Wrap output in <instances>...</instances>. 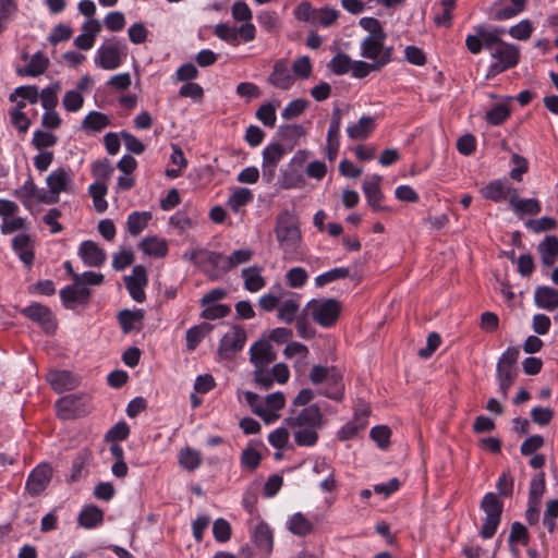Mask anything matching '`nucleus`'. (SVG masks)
I'll return each instance as SVG.
<instances>
[{"instance_id": "10", "label": "nucleus", "mask_w": 558, "mask_h": 558, "mask_svg": "<svg viewBox=\"0 0 558 558\" xmlns=\"http://www.w3.org/2000/svg\"><path fill=\"white\" fill-rule=\"evenodd\" d=\"M286 423L291 427H314L322 428L324 425V416L317 404L304 408L298 415L289 416Z\"/></svg>"}, {"instance_id": "17", "label": "nucleus", "mask_w": 558, "mask_h": 558, "mask_svg": "<svg viewBox=\"0 0 558 558\" xmlns=\"http://www.w3.org/2000/svg\"><path fill=\"white\" fill-rule=\"evenodd\" d=\"M22 314L38 323L47 332H51L56 329V320L51 311L39 303L31 304L29 306L22 310Z\"/></svg>"}, {"instance_id": "14", "label": "nucleus", "mask_w": 558, "mask_h": 558, "mask_svg": "<svg viewBox=\"0 0 558 558\" xmlns=\"http://www.w3.org/2000/svg\"><path fill=\"white\" fill-rule=\"evenodd\" d=\"M52 476V469L49 464L43 463L36 466L28 475L26 489L31 496L40 495L49 485Z\"/></svg>"}, {"instance_id": "18", "label": "nucleus", "mask_w": 558, "mask_h": 558, "mask_svg": "<svg viewBox=\"0 0 558 558\" xmlns=\"http://www.w3.org/2000/svg\"><path fill=\"white\" fill-rule=\"evenodd\" d=\"M519 348H508L502 353L497 363V379H515L517 377V362L519 359Z\"/></svg>"}, {"instance_id": "25", "label": "nucleus", "mask_w": 558, "mask_h": 558, "mask_svg": "<svg viewBox=\"0 0 558 558\" xmlns=\"http://www.w3.org/2000/svg\"><path fill=\"white\" fill-rule=\"evenodd\" d=\"M510 206L513 211L520 216L522 215H537L541 211V204L535 198L522 199L518 196V191H513L509 199Z\"/></svg>"}, {"instance_id": "52", "label": "nucleus", "mask_w": 558, "mask_h": 558, "mask_svg": "<svg viewBox=\"0 0 558 558\" xmlns=\"http://www.w3.org/2000/svg\"><path fill=\"white\" fill-rule=\"evenodd\" d=\"M16 97H21L31 104H36L39 99V92L33 85L20 86L9 96V100L12 102L16 101Z\"/></svg>"}, {"instance_id": "43", "label": "nucleus", "mask_w": 558, "mask_h": 558, "mask_svg": "<svg viewBox=\"0 0 558 558\" xmlns=\"http://www.w3.org/2000/svg\"><path fill=\"white\" fill-rule=\"evenodd\" d=\"M300 305L293 300H286L278 305V318L286 324H291L294 319H296V314L299 312Z\"/></svg>"}, {"instance_id": "44", "label": "nucleus", "mask_w": 558, "mask_h": 558, "mask_svg": "<svg viewBox=\"0 0 558 558\" xmlns=\"http://www.w3.org/2000/svg\"><path fill=\"white\" fill-rule=\"evenodd\" d=\"M144 318L143 310L132 312L130 310H123L119 313L118 319L121 325L123 332L128 333L134 329V323L141 322Z\"/></svg>"}, {"instance_id": "5", "label": "nucleus", "mask_w": 558, "mask_h": 558, "mask_svg": "<svg viewBox=\"0 0 558 558\" xmlns=\"http://www.w3.org/2000/svg\"><path fill=\"white\" fill-rule=\"evenodd\" d=\"M481 509L485 512L486 517L481 527L480 535L485 538H492L501 520L502 502L494 493H487L481 502Z\"/></svg>"}, {"instance_id": "45", "label": "nucleus", "mask_w": 558, "mask_h": 558, "mask_svg": "<svg viewBox=\"0 0 558 558\" xmlns=\"http://www.w3.org/2000/svg\"><path fill=\"white\" fill-rule=\"evenodd\" d=\"M93 453L88 448L82 449L75 460L73 461L72 472L70 476L71 482H75L81 477L82 470L89 464Z\"/></svg>"}, {"instance_id": "1", "label": "nucleus", "mask_w": 558, "mask_h": 558, "mask_svg": "<svg viewBox=\"0 0 558 558\" xmlns=\"http://www.w3.org/2000/svg\"><path fill=\"white\" fill-rule=\"evenodd\" d=\"M275 232L284 257L294 256L301 242L298 218L290 211H283L277 218Z\"/></svg>"}, {"instance_id": "12", "label": "nucleus", "mask_w": 558, "mask_h": 558, "mask_svg": "<svg viewBox=\"0 0 558 558\" xmlns=\"http://www.w3.org/2000/svg\"><path fill=\"white\" fill-rule=\"evenodd\" d=\"M124 281L132 299L138 303L144 302L146 299L144 288L148 282L146 268L143 265L135 266L132 275L124 277Z\"/></svg>"}, {"instance_id": "21", "label": "nucleus", "mask_w": 558, "mask_h": 558, "mask_svg": "<svg viewBox=\"0 0 558 558\" xmlns=\"http://www.w3.org/2000/svg\"><path fill=\"white\" fill-rule=\"evenodd\" d=\"M47 380L57 392L72 390L78 385L77 378L68 371H50Z\"/></svg>"}, {"instance_id": "13", "label": "nucleus", "mask_w": 558, "mask_h": 558, "mask_svg": "<svg viewBox=\"0 0 558 558\" xmlns=\"http://www.w3.org/2000/svg\"><path fill=\"white\" fill-rule=\"evenodd\" d=\"M286 150L279 143L267 145L263 151V178L270 183L276 174V168L284 156Z\"/></svg>"}, {"instance_id": "38", "label": "nucleus", "mask_w": 558, "mask_h": 558, "mask_svg": "<svg viewBox=\"0 0 558 558\" xmlns=\"http://www.w3.org/2000/svg\"><path fill=\"white\" fill-rule=\"evenodd\" d=\"M151 219L149 211H134L128 217V231L131 235H138L148 225Z\"/></svg>"}, {"instance_id": "7", "label": "nucleus", "mask_w": 558, "mask_h": 558, "mask_svg": "<svg viewBox=\"0 0 558 558\" xmlns=\"http://www.w3.org/2000/svg\"><path fill=\"white\" fill-rule=\"evenodd\" d=\"M126 56V46L119 40H108L100 46L95 56V64L104 70H114Z\"/></svg>"}, {"instance_id": "62", "label": "nucleus", "mask_w": 558, "mask_h": 558, "mask_svg": "<svg viewBox=\"0 0 558 558\" xmlns=\"http://www.w3.org/2000/svg\"><path fill=\"white\" fill-rule=\"evenodd\" d=\"M371 438L378 445L379 448L385 449L389 445L391 430L388 426L378 425L371 429Z\"/></svg>"}, {"instance_id": "57", "label": "nucleus", "mask_w": 558, "mask_h": 558, "mask_svg": "<svg viewBox=\"0 0 558 558\" xmlns=\"http://www.w3.org/2000/svg\"><path fill=\"white\" fill-rule=\"evenodd\" d=\"M338 16L339 12L337 10L323 8L320 10H316V14L314 15V23L324 27H329L336 23Z\"/></svg>"}, {"instance_id": "23", "label": "nucleus", "mask_w": 558, "mask_h": 558, "mask_svg": "<svg viewBox=\"0 0 558 558\" xmlns=\"http://www.w3.org/2000/svg\"><path fill=\"white\" fill-rule=\"evenodd\" d=\"M375 129V120L373 117L364 116L356 123L347 128L348 136L353 141L366 140Z\"/></svg>"}, {"instance_id": "11", "label": "nucleus", "mask_w": 558, "mask_h": 558, "mask_svg": "<svg viewBox=\"0 0 558 558\" xmlns=\"http://www.w3.org/2000/svg\"><path fill=\"white\" fill-rule=\"evenodd\" d=\"M73 172L69 168H58L53 170L46 179L47 186L51 193L50 197L59 199L61 192H73L72 187Z\"/></svg>"}, {"instance_id": "31", "label": "nucleus", "mask_w": 558, "mask_h": 558, "mask_svg": "<svg viewBox=\"0 0 558 558\" xmlns=\"http://www.w3.org/2000/svg\"><path fill=\"white\" fill-rule=\"evenodd\" d=\"M84 34L78 35L74 45L82 50H88L94 46L96 35L100 31V24L97 20H89L84 24Z\"/></svg>"}, {"instance_id": "24", "label": "nucleus", "mask_w": 558, "mask_h": 558, "mask_svg": "<svg viewBox=\"0 0 558 558\" xmlns=\"http://www.w3.org/2000/svg\"><path fill=\"white\" fill-rule=\"evenodd\" d=\"M12 245L20 259L27 267H31L34 263V250L31 236L28 234H19L13 239Z\"/></svg>"}, {"instance_id": "53", "label": "nucleus", "mask_w": 558, "mask_h": 558, "mask_svg": "<svg viewBox=\"0 0 558 558\" xmlns=\"http://www.w3.org/2000/svg\"><path fill=\"white\" fill-rule=\"evenodd\" d=\"M544 492H545V478H544V474L542 473L537 477H534L531 481L530 493H529V504L539 505Z\"/></svg>"}, {"instance_id": "28", "label": "nucleus", "mask_w": 558, "mask_h": 558, "mask_svg": "<svg viewBox=\"0 0 558 558\" xmlns=\"http://www.w3.org/2000/svg\"><path fill=\"white\" fill-rule=\"evenodd\" d=\"M541 254L542 263L549 267L556 263L558 257V238L556 235H547L537 246Z\"/></svg>"}, {"instance_id": "22", "label": "nucleus", "mask_w": 558, "mask_h": 558, "mask_svg": "<svg viewBox=\"0 0 558 558\" xmlns=\"http://www.w3.org/2000/svg\"><path fill=\"white\" fill-rule=\"evenodd\" d=\"M80 256L89 267H99L106 260V253L93 241H84L80 246Z\"/></svg>"}, {"instance_id": "48", "label": "nucleus", "mask_w": 558, "mask_h": 558, "mask_svg": "<svg viewBox=\"0 0 558 558\" xmlns=\"http://www.w3.org/2000/svg\"><path fill=\"white\" fill-rule=\"evenodd\" d=\"M441 11L434 16V23L437 26L450 27L452 21V11L454 10L453 0H442L439 3Z\"/></svg>"}, {"instance_id": "42", "label": "nucleus", "mask_w": 558, "mask_h": 558, "mask_svg": "<svg viewBox=\"0 0 558 558\" xmlns=\"http://www.w3.org/2000/svg\"><path fill=\"white\" fill-rule=\"evenodd\" d=\"M294 441L301 447H312L316 445L318 440L317 430L319 428L314 427H295Z\"/></svg>"}, {"instance_id": "59", "label": "nucleus", "mask_w": 558, "mask_h": 558, "mask_svg": "<svg viewBox=\"0 0 558 558\" xmlns=\"http://www.w3.org/2000/svg\"><path fill=\"white\" fill-rule=\"evenodd\" d=\"M510 116V110L507 105L499 104L487 111L486 120L493 125L501 124Z\"/></svg>"}, {"instance_id": "55", "label": "nucleus", "mask_w": 558, "mask_h": 558, "mask_svg": "<svg viewBox=\"0 0 558 558\" xmlns=\"http://www.w3.org/2000/svg\"><path fill=\"white\" fill-rule=\"evenodd\" d=\"M348 276L349 269L344 267H339L317 276L315 282L317 287H324L329 282L345 278Z\"/></svg>"}, {"instance_id": "47", "label": "nucleus", "mask_w": 558, "mask_h": 558, "mask_svg": "<svg viewBox=\"0 0 558 558\" xmlns=\"http://www.w3.org/2000/svg\"><path fill=\"white\" fill-rule=\"evenodd\" d=\"M367 421L360 418L359 414H355L353 421L348 422L338 433L339 439L347 440L353 438L360 430L365 428Z\"/></svg>"}, {"instance_id": "56", "label": "nucleus", "mask_w": 558, "mask_h": 558, "mask_svg": "<svg viewBox=\"0 0 558 558\" xmlns=\"http://www.w3.org/2000/svg\"><path fill=\"white\" fill-rule=\"evenodd\" d=\"M292 71L296 77H310L313 71L311 59L307 56L296 58L292 63Z\"/></svg>"}, {"instance_id": "3", "label": "nucleus", "mask_w": 558, "mask_h": 558, "mask_svg": "<svg viewBox=\"0 0 558 558\" xmlns=\"http://www.w3.org/2000/svg\"><path fill=\"white\" fill-rule=\"evenodd\" d=\"M386 34L379 36H366L360 45L361 57L376 63L377 66L384 69L392 61L393 47L386 46Z\"/></svg>"}, {"instance_id": "50", "label": "nucleus", "mask_w": 558, "mask_h": 558, "mask_svg": "<svg viewBox=\"0 0 558 558\" xmlns=\"http://www.w3.org/2000/svg\"><path fill=\"white\" fill-rule=\"evenodd\" d=\"M253 199V194L250 190L244 187H238L234 190L232 195L228 199V206L233 210L238 211L242 206L246 205Z\"/></svg>"}, {"instance_id": "40", "label": "nucleus", "mask_w": 558, "mask_h": 558, "mask_svg": "<svg viewBox=\"0 0 558 558\" xmlns=\"http://www.w3.org/2000/svg\"><path fill=\"white\" fill-rule=\"evenodd\" d=\"M104 520V512L96 506H89L80 513L78 522L86 529H93Z\"/></svg>"}, {"instance_id": "6", "label": "nucleus", "mask_w": 558, "mask_h": 558, "mask_svg": "<svg viewBox=\"0 0 558 558\" xmlns=\"http://www.w3.org/2000/svg\"><path fill=\"white\" fill-rule=\"evenodd\" d=\"M492 58L496 61L488 68L486 78L495 77L496 75L514 68L519 63L520 50L514 45L504 43L499 47H495L492 51Z\"/></svg>"}, {"instance_id": "26", "label": "nucleus", "mask_w": 558, "mask_h": 558, "mask_svg": "<svg viewBox=\"0 0 558 558\" xmlns=\"http://www.w3.org/2000/svg\"><path fill=\"white\" fill-rule=\"evenodd\" d=\"M534 301L539 308L554 311L558 308V290L550 287H538L535 290Z\"/></svg>"}, {"instance_id": "20", "label": "nucleus", "mask_w": 558, "mask_h": 558, "mask_svg": "<svg viewBox=\"0 0 558 558\" xmlns=\"http://www.w3.org/2000/svg\"><path fill=\"white\" fill-rule=\"evenodd\" d=\"M268 82L275 87L284 90L289 89L293 85L294 77L291 75L286 60L280 59L275 62L274 70L268 77Z\"/></svg>"}, {"instance_id": "58", "label": "nucleus", "mask_w": 558, "mask_h": 558, "mask_svg": "<svg viewBox=\"0 0 558 558\" xmlns=\"http://www.w3.org/2000/svg\"><path fill=\"white\" fill-rule=\"evenodd\" d=\"M381 69L376 65V63L373 62H366L362 60L353 61L351 73L352 76L355 78H364L366 77L371 72H378Z\"/></svg>"}, {"instance_id": "35", "label": "nucleus", "mask_w": 558, "mask_h": 558, "mask_svg": "<svg viewBox=\"0 0 558 558\" xmlns=\"http://www.w3.org/2000/svg\"><path fill=\"white\" fill-rule=\"evenodd\" d=\"M253 254L254 253L251 248H241L234 251L229 256H225L221 265V272L226 274L242 264L248 263L252 259Z\"/></svg>"}, {"instance_id": "4", "label": "nucleus", "mask_w": 558, "mask_h": 558, "mask_svg": "<svg viewBox=\"0 0 558 558\" xmlns=\"http://www.w3.org/2000/svg\"><path fill=\"white\" fill-rule=\"evenodd\" d=\"M340 310V303L335 299L312 300L306 305V311L313 320L325 328L337 323Z\"/></svg>"}, {"instance_id": "8", "label": "nucleus", "mask_w": 558, "mask_h": 558, "mask_svg": "<svg viewBox=\"0 0 558 558\" xmlns=\"http://www.w3.org/2000/svg\"><path fill=\"white\" fill-rule=\"evenodd\" d=\"M246 341V332L240 326H233L220 340L218 354L221 359H231L241 351Z\"/></svg>"}, {"instance_id": "9", "label": "nucleus", "mask_w": 558, "mask_h": 558, "mask_svg": "<svg viewBox=\"0 0 558 558\" xmlns=\"http://www.w3.org/2000/svg\"><path fill=\"white\" fill-rule=\"evenodd\" d=\"M60 298L66 308L73 310L75 304H86L90 298V289L82 284L80 275H74V282L60 291Z\"/></svg>"}, {"instance_id": "46", "label": "nucleus", "mask_w": 558, "mask_h": 558, "mask_svg": "<svg viewBox=\"0 0 558 558\" xmlns=\"http://www.w3.org/2000/svg\"><path fill=\"white\" fill-rule=\"evenodd\" d=\"M179 463L183 469L194 471L201 465L202 457L198 451L185 448L180 452Z\"/></svg>"}, {"instance_id": "60", "label": "nucleus", "mask_w": 558, "mask_h": 558, "mask_svg": "<svg viewBox=\"0 0 558 558\" xmlns=\"http://www.w3.org/2000/svg\"><path fill=\"white\" fill-rule=\"evenodd\" d=\"M204 307L201 316L208 320L223 318L230 313V307L225 304H208Z\"/></svg>"}, {"instance_id": "32", "label": "nucleus", "mask_w": 558, "mask_h": 558, "mask_svg": "<svg viewBox=\"0 0 558 558\" xmlns=\"http://www.w3.org/2000/svg\"><path fill=\"white\" fill-rule=\"evenodd\" d=\"M49 64L48 58L40 51L36 52L25 68L19 69L21 76H38L43 74Z\"/></svg>"}, {"instance_id": "39", "label": "nucleus", "mask_w": 558, "mask_h": 558, "mask_svg": "<svg viewBox=\"0 0 558 558\" xmlns=\"http://www.w3.org/2000/svg\"><path fill=\"white\" fill-rule=\"evenodd\" d=\"M254 542L256 546L270 553L272 548V533L270 527L265 524L260 523L256 525L253 534Z\"/></svg>"}, {"instance_id": "54", "label": "nucleus", "mask_w": 558, "mask_h": 558, "mask_svg": "<svg viewBox=\"0 0 558 558\" xmlns=\"http://www.w3.org/2000/svg\"><path fill=\"white\" fill-rule=\"evenodd\" d=\"M232 529L230 523L222 518L217 519L213 525V535L219 543H226L230 539Z\"/></svg>"}, {"instance_id": "16", "label": "nucleus", "mask_w": 558, "mask_h": 558, "mask_svg": "<svg viewBox=\"0 0 558 558\" xmlns=\"http://www.w3.org/2000/svg\"><path fill=\"white\" fill-rule=\"evenodd\" d=\"M14 196L28 209L33 206V199L46 204L57 203L56 197H48L45 193H40L31 178L14 191Z\"/></svg>"}, {"instance_id": "61", "label": "nucleus", "mask_w": 558, "mask_h": 558, "mask_svg": "<svg viewBox=\"0 0 558 558\" xmlns=\"http://www.w3.org/2000/svg\"><path fill=\"white\" fill-rule=\"evenodd\" d=\"M84 98L78 90H69L62 99V105L65 110L75 112L83 107Z\"/></svg>"}, {"instance_id": "49", "label": "nucleus", "mask_w": 558, "mask_h": 558, "mask_svg": "<svg viewBox=\"0 0 558 558\" xmlns=\"http://www.w3.org/2000/svg\"><path fill=\"white\" fill-rule=\"evenodd\" d=\"M305 135V129L301 124H284L279 126L278 136L288 143H295L298 138Z\"/></svg>"}, {"instance_id": "63", "label": "nucleus", "mask_w": 558, "mask_h": 558, "mask_svg": "<svg viewBox=\"0 0 558 558\" xmlns=\"http://www.w3.org/2000/svg\"><path fill=\"white\" fill-rule=\"evenodd\" d=\"M533 32L532 23L529 20H522L517 25L509 28V35L519 40H526Z\"/></svg>"}, {"instance_id": "27", "label": "nucleus", "mask_w": 558, "mask_h": 558, "mask_svg": "<svg viewBox=\"0 0 558 558\" xmlns=\"http://www.w3.org/2000/svg\"><path fill=\"white\" fill-rule=\"evenodd\" d=\"M515 191L514 187L504 183L500 180H496L487 184L483 190L482 194L485 198L500 202L507 197L510 199V195Z\"/></svg>"}, {"instance_id": "34", "label": "nucleus", "mask_w": 558, "mask_h": 558, "mask_svg": "<svg viewBox=\"0 0 558 558\" xmlns=\"http://www.w3.org/2000/svg\"><path fill=\"white\" fill-rule=\"evenodd\" d=\"M140 247L149 256L163 257L168 253L167 241L157 236H147L142 240Z\"/></svg>"}, {"instance_id": "51", "label": "nucleus", "mask_w": 558, "mask_h": 558, "mask_svg": "<svg viewBox=\"0 0 558 558\" xmlns=\"http://www.w3.org/2000/svg\"><path fill=\"white\" fill-rule=\"evenodd\" d=\"M353 61L345 53H337L329 62V69L336 75H343L351 71Z\"/></svg>"}, {"instance_id": "41", "label": "nucleus", "mask_w": 558, "mask_h": 558, "mask_svg": "<svg viewBox=\"0 0 558 558\" xmlns=\"http://www.w3.org/2000/svg\"><path fill=\"white\" fill-rule=\"evenodd\" d=\"M108 117L98 111L89 112L82 122V128L86 131L99 132L109 125Z\"/></svg>"}, {"instance_id": "19", "label": "nucleus", "mask_w": 558, "mask_h": 558, "mask_svg": "<svg viewBox=\"0 0 558 558\" xmlns=\"http://www.w3.org/2000/svg\"><path fill=\"white\" fill-rule=\"evenodd\" d=\"M250 354L255 368L268 367L276 360L271 344L265 340L255 342L250 349Z\"/></svg>"}, {"instance_id": "36", "label": "nucleus", "mask_w": 558, "mask_h": 558, "mask_svg": "<svg viewBox=\"0 0 558 558\" xmlns=\"http://www.w3.org/2000/svg\"><path fill=\"white\" fill-rule=\"evenodd\" d=\"M313 529V523L301 512L294 513L288 521V530L298 536H305Z\"/></svg>"}, {"instance_id": "37", "label": "nucleus", "mask_w": 558, "mask_h": 558, "mask_svg": "<svg viewBox=\"0 0 558 558\" xmlns=\"http://www.w3.org/2000/svg\"><path fill=\"white\" fill-rule=\"evenodd\" d=\"M213 330V325L208 323H202L197 326L190 328L186 331V347L187 350L193 351L199 344V342L204 339Z\"/></svg>"}, {"instance_id": "64", "label": "nucleus", "mask_w": 558, "mask_h": 558, "mask_svg": "<svg viewBox=\"0 0 558 558\" xmlns=\"http://www.w3.org/2000/svg\"><path fill=\"white\" fill-rule=\"evenodd\" d=\"M256 118L266 126L272 128L276 123V108L271 104L262 105L256 111Z\"/></svg>"}, {"instance_id": "33", "label": "nucleus", "mask_w": 558, "mask_h": 558, "mask_svg": "<svg viewBox=\"0 0 558 558\" xmlns=\"http://www.w3.org/2000/svg\"><path fill=\"white\" fill-rule=\"evenodd\" d=\"M262 267L252 266L242 270V277L244 279V288L250 292H257L263 289L266 284L265 279L260 275Z\"/></svg>"}, {"instance_id": "2", "label": "nucleus", "mask_w": 558, "mask_h": 558, "mask_svg": "<svg viewBox=\"0 0 558 558\" xmlns=\"http://www.w3.org/2000/svg\"><path fill=\"white\" fill-rule=\"evenodd\" d=\"M308 377L314 385H325L319 393L336 401L342 400L344 393L343 376L336 367L315 365Z\"/></svg>"}, {"instance_id": "29", "label": "nucleus", "mask_w": 558, "mask_h": 558, "mask_svg": "<svg viewBox=\"0 0 558 558\" xmlns=\"http://www.w3.org/2000/svg\"><path fill=\"white\" fill-rule=\"evenodd\" d=\"M286 404V398L282 392H275L266 397L263 401V408L268 412L262 415L266 423H271L279 418L278 410L282 409Z\"/></svg>"}, {"instance_id": "15", "label": "nucleus", "mask_w": 558, "mask_h": 558, "mask_svg": "<svg viewBox=\"0 0 558 558\" xmlns=\"http://www.w3.org/2000/svg\"><path fill=\"white\" fill-rule=\"evenodd\" d=\"M381 177L373 174L363 182V192L366 197L367 204L374 211L389 210L388 207L381 205L384 194L380 190Z\"/></svg>"}, {"instance_id": "30", "label": "nucleus", "mask_w": 558, "mask_h": 558, "mask_svg": "<svg viewBox=\"0 0 558 558\" xmlns=\"http://www.w3.org/2000/svg\"><path fill=\"white\" fill-rule=\"evenodd\" d=\"M57 414L63 420L73 418L80 413V398L69 395L59 399L56 403Z\"/></svg>"}]
</instances>
